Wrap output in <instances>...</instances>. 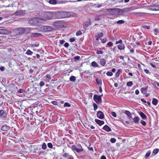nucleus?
<instances>
[{"label":"nucleus","instance_id":"32","mask_svg":"<svg viewBox=\"0 0 159 159\" xmlns=\"http://www.w3.org/2000/svg\"><path fill=\"white\" fill-rule=\"evenodd\" d=\"M91 65L93 67H98V65L94 61H93L91 63Z\"/></svg>","mask_w":159,"mask_h":159},{"label":"nucleus","instance_id":"23","mask_svg":"<svg viewBox=\"0 0 159 159\" xmlns=\"http://www.w3.org/2000/svg\"><path fill=\"white\" fill-rule=\"evenodd\" d=\"M100 63L102 66H104L106 63L105 60L103 58H102L100 59Z\"/></svg>","mask_w":159,"mask_h":159},{"label":"nucleus","instance_id":"20","mask_svg":"<svg viewBox=\"0 0 159 159\" xmlns=\"http://www.w3.org/2000/svg\"><path fill=\"white\" fill-rule=\"evenodd\" d=\"M151 9L153 11L159 10V5H154L151 6Z\"/></svg>","mask_w":159,"mask_h":159},{"label":"nucleus","instance_id":"26","mask_svg":"<svg viewBox=\"0 0 159 159\" xmlns=\"http://www.w3.org/2000/svg\"><path fill=\"white\" fill-rule=\"evenodd\" d=\"M48 2L50 4L54 5L56 4L57 3V0H49Z\"/></svg>","mask_w":159,"mask_h":159},{"label":"nucleus","instance_id":"39","mask_svg":"<svg viewBox=\"0 0 159 159\" xmlns=\"http://www.w3.org/2000/svg\"><path fill=\"white\" fill-rule=\"evenodd\" d=\"M150 154H151V152H150V151H148L147 152V153H146V154L145 155V157L146 158L150 156Z\"/></svg>","mask_w":159,"mask_h":159},{"label":"nucleus","instance_id":"48","mask_svg":"<svg viewBox=\"0 0 159 159\" xmlns=\"http://www.w3.org/2000/svg\"><path fill=\"white\" fill-rule=\"evenodd\" d=\"M120 69H118L117 72L116 73V77H119L120 75Z\"/></svg>","mask_w":159,"mask_h":159},{"label":"nucleus","instance_id":"12","mask_svg":"<svg viewBox=\"0 0 159 159\" xmlns=\"http://www.w3.org/2000/svg\"><path fill=\"white\" fill-rule=\"evenodd\" d=\"M10 127L6 125L2 126L1 128V129L3 131L7 132L10 129Z\"/></svg>","mask_w":159,"mask_h":159},{"label":"nucleus","instance_id":"59","mask_svg":"<svg viewBox=\"0 0 159 159\" xmlns=\"http://www.w3.org/2000/svg\"><path fill=\"white\" fill-rule=\"evenodd\" d=\"M98 36H99V37H101L103 36V33L101 32L99 34L98 33Z\"/></svg>","mask_w":159,"mask_h":159},{"label":"nucleus","instance_id":"38","mask_svg":"<svg viewBox=\"0 0 159 159\" xmlns=\"http://www.w3.org/2000/svg\"><path fill=\"white\" fill-rule=\"evenodd\" d=\"M96 81L98 84H102V81L101 80H99L98 78H96Z\"/></svg>","mask_w":159,"mask_h":159},{"label":"nucleus","instance_id":"55","mask_svg":"<svg viewBox=\"0 0 159 159\" xmlns=\"http://www.w3.org/2000/svg\"><path fill=\"white\" fill-rule=\"evenodd\" d=\"M96 52H97V53L98 54H102L103 53V51L101 50L97 51Z\"/></svg>","mask_w":159,"mask_h":159},{"label":"nucleus","instance_id":"19","mask_svg":"<svg viewBox=\"0 0 159 159\" xmlns=\"http://www.w3.org/2000/svg\"><path fill=\"white\" fill-rule=\"evenodd\" d=\"M102 129L107 132H110L111 131V128L107 125L103 126Z\"/></svg>","mask_w":159,"mask_h":159},{"label":"nucleus","instance_id":"24","mask_svg":"<svg viewBox=\"0 0 159 159\" xmlns=\"http://www.w3.org/2000/svg\"><path fill=\"white\" fill-rule=\"evenodd\" d=\"M134 122L136 124H138L139 123V118L138 117L136 116L133 119Z\"/></svg>","mask_w":159,"mask_h":159},{"label":"nucleus","instance_id":"2","mask_svg":"<svg viewBox=\"0 0 159 159\" xmlns=\"http://www.w3.org/2000/svg\"><path fill=\"white\" fill-rule=\"evenodd\" d=\"M70 15V12L65 11L58 12L57 13L56 16L58 18H64L69 17Z\"/></svg>","mask_w":159,"mask_h":159},{"label":"nucleus","instance_id":"6","mask_svg":"<svg viewBox=\"0 0 159 159\" xmlns=\"http://www.w3.org/2000/svg\"><path fill=\"white\" fill-rule=\"evenodd\" d=\"M25 14V11L20 10L16 11L14 15L18 16H23Z\"/></svg>","mask_w":159,"mask_h":159},{"label":"nucleus","instance_id":"8","mask_svg":"<svg viewBox=\"0 0 159 159\" xmlns=\"http://www.w3.org/2000/svg\"><path fill=\"white\" fill-rule=\"evenodd\" d=\"M38 22V18L35 17H33L30 19L28 21L29 23L32 25L36 24Z\"/></svg>","mask_w":159,"mask_h":159},{"label":"nucleus","instance_id":"64","mask_svg":"<svg viewBox=\"0 0 159 159\" xmlns=\"http://www.w3.org/2000/svg\"><path fill=\"white\" fill-rule=\"evenodd\" d=\"M144 72L146 73L147 74H148L149 73V70L146 69H145L144 70Z\"/></svg>","mask_w":159,"mask_h":159},{"label":"nucleus","instance_id":"15","mask_svg":"<svg viewBox=\"0 0 159 159\" xmlns=\"http://www.w3.org/2000/svg\"><path fill=\"white\" fill-rule=\"evenodd\" d=\"M95 121L99 126H101L103 125L104 123V122L103 121L101 120L97 119H95Z\"/></svg>","mask_w":159,"mask_h":159},{"label":"nucleus","instance_id":"17","mask_svg":"<svg viewBox=\"0 0 159 159\" xmlns=\"http://www.w3.org/2000/svg\"><path fill=\"white\" fill-rule=\"evenodd\" d=\"M90 25L91 21L90 20H89L88 21L85 22L84 23V28L85 30L87 28V27Z\"/></svg>","mask_w":159,"mask_h":159},{"label":"nucleus","instance_id":"9","mask_svg":"<svg viewBox=\"0 0 159 159\" xmlns=\"http://www.w3.org/2000/svg\"><path fill=\"white\" fill-rule=\"evenodd\" d=\"M7 114L6 111L3 110H0V117L3 119L6 118L7 117Z\"/></svg>","mask_w":159,"mask_h":159},{"label":"nucleus","instance_id":"30","mask_svg":"<svg viewBox=\"0 0 159 159\" xmlns=\"http://www.w3.org/2000/svg\"><path fill=\"white\" fill-rule=\"evenodd\" d=\"M40 28L42 31L46 32V26H41Z\"/></svg>","mask_w":159,"mask_h":159},{"label":"nucleus","instance_id":"45","mask_svg":"<svg viewBox=\"0 0 159 159\" xmlns=\"http://www.w3.org/2000/svg\"><path fill=\"white\" fill-rule=\"evenodd\" d=\"M48 146L50 148H52L53 147V145L51 143H48Z\"/></svg>","mask_w":159,"mask_h":159},{"label":"nucleus","instance_id":"52","mask_svg":"<svg viewBox=\"0 0 159 159\" xmlns=\"http://www.w3.org/2000/svg\"><path fill=\"white\" fill-rule=\"evenodd\" d=\"M111 114L112 115V116L114 117H116V114L114 112H113V111L111 112Z\"/></svg>","mask_w":159,"mask_h":159},{"label":"nucleus","instance_id":"7","mask_svg":"<svg viewBox=\"0 0 159 159\" xmlns=\"http://www.w3.org/2000/svg\"><path fill=\"white\" fill-rule=\"evenodd\" d=\"M93 99L97 103H100L102 102V98L100 96H99L97 94L94 95Z\"/></svg>","mask_w":159,"mask_h":159},{"label":"nucleus","instance_id":"13","mask_svg":"<svg viewBox=\"0 0 159 159\" xmlns=\"http://www.w3.org/2000/svg\"><path fill=\"white\" fill-rule=\"evenodd\" d=\"M10 32V31L6 29H0V34H7Z\"/></svg>","mask_w":159,"mask_h":159},{"label":"nucleus","instance_id":"25","mask_svg":"<svg viewBox=\"0 0 159 159\" xmlns=\"http://www.w3.org/2000/svg\"><path fill=\"white\" fill-rule=\"evenodd\" d=\"M53 28L50 26H46V32H49L52 30Z\"/></svg>","mask_w":159,"mask_h":159},{"label":"nucleus","instance_id":"42","mask_svg":"<svg viewBox=\"0 0 159 159\" xmlns=\"http://www.w3.org/2000/svg\"><path fill=\"white\" fill-rule=\"evenodd\" d=\"M159 152V149L158 148L155 149L153 151V153L155 154H157Z\"/></svg>","mask_w":159,"mask_h":159},{"label":"nucleus","instance_id":"61","mask_svg":"<svg viewBox=\"0 0 159 159\" xmlns=\"http://www.w3.org/2000/svg\"><path fill=\"white\" fill-rule=\"evenodd\" d=\"M107 41V39L105 38L102 39V42L103 43H105Z\"/></svg>","mask_w":159,"mask_h":159},{"label":"nucleus","instance_id":"54","mask_svg":"<svg viewBox=\"0 0 159 159\" xmlns=\"http://www.w3.org/2000/svg\"><path fill=\"white\" fill-rule=\"evenodd\" d=\"M44 85H45V84L43 81H41L39 85L40 86V87H42V86H44Z\"/></svg>","mask_w":159,"mask_h":159},{"label":"nucleus","instance_id":"63","mask_svg":"<svg viewBox=\"0 0 159 159\" xmlns=\"http://www.w3.org/2000/svg\"><path fill=\"white\" fill-rule=\"evenodd\" d=\"M75 39L74 38H71L70 39V41L71 42H73L75 41Z\"/></svg>","mask_w":159,"mask_h":159},{"label":"nucleus","instance_id":"56","mask_svg":"<svg viewBox=\"0 0 159 159\" xmlns=\"http://www.w3.org/2000/svg\"><path fill=\"white\" fill-rule=\"evenodd\" d=\"M107 45L111 47L113 45V43L111 42H109L107 43Z\"/></svg>","mask_w":159,"mask_h":159},{"label":"nucleus","instance_id":"47","mask_svg":"<svg viewBox=\"0 0 159 159\" xmlns=\"http://www.w3.org/2000/svg\"><path fill=\"white\" fill-rule=\"evenodd\" d=\"M82 34V32L81 31L79 30L76 33V34L77 36H79Z\"/></svg>","mask_w":159,"mask_h":159},{"label":"nucleus","instance_id":"31","mask_svg":"<svg viewBox=\"0 0 159 159\" xmlns=\"http://www.w3.org/2000/svg\"><path fill=\"white\" fill-rule=\"evenodd\" d=\"M153 84L156 88L159 90V83L157 81H155Z\"/></svg>","mask_w":159,"mask_h":159},{"label":"nucleus","instance_id":"49","mask_svg":"<svg viewBox=\"0 0 159 159\" xmlns=\"http://www.w3.org/2000/svg\"><path fill=\"white\" fill-rule=\"evenodd\" d=\"M148 87H147V88H142L141 89V91L142 93H143L144 91L147 90Z\"/></svg>","mask_w":159,"mask_h":159},{"label":"nucleus","instance_id":"44","mask_svg":"<svg viewBox=\"0 0 159 159\" xmlns=\"http://www.w3.org/2000/svg\"><path fill=\"white\" fill-rule=\"evenodd\" d=\"M106 75L107 76H111L112 75L113 73L111 72L107 71L106 73Z\"/></svg>","mask_w":159,"mask_h":159},{"label":"nucleus","instance_id":"22","mask_svg":"<svg viewBox=\"0 0 159 159\" xmlns=\"http://www.w3.org/2000/svg\"><path fill=\"white\" fill-rule=\"evenodd\" d=\"M158 102V100L156 98H152V103L153 105L156 106L157 105Z\"/></svg>","mask_w":159,"mask_h":159},{"label":"nucleus","instance_id":"50","mask_svg":"<svg viewBox=\"0 0 159 159\" xmlns=\"http://www.w3.org/2000/svg\"><path fill=\"white\" fill-rule=\"evenodd\" d=\"M140 123L143 126L146 125V122L143 120H142L141 121Z\"/></svg>","mask_w":159,"mask_h":159},{"label":"nucleus","instance_id":"46","mask_svg":"<svg viewBox=\"0 0 159 159\" xmlns=\"http://www.w3.org/2000/svg\"><path fill=\"white\" fill-rule=\"evenodd\" d=\"M116 139L114 138H111L110 139L111 142L112 143H114L116 142Z\"/></svg>","mask_w":159,"mask_h":159},{"label":"nucleus","instance_id":"35","mask_svg":"<svg viewBox=\"0 0 159 159\" xmlns=\"http://www.w3.org/2000/svg\"><path fill=\"white\" fill-rule=\"evenodd\" d=\"M70 80L73 82H75L76 80L75 77L74 76H71L70 78Z\"/></svg>","mask_w":159,"mask_h":159},{"label":"nucleus","instance_id":"57","mask_svg":"<svg viewBox=\"0 0 159 159\" xmlns=\"http://www.w3.org/2000/svg\"><path fill=\"white\" fill-rule=\"evenodd\" d=\"M52 103L54 105H57L58 104V103L57 101H52Z\"/></svg>","mask_w":159,"mask_h":159},{"label":"nucleus","instance_id":"34","mask_svg":"<svg viewBox=\"0 0 159 159\" xmlns=\"http://www.w3.org/2000/svg\"><path fill=\"white\" fill-rule=\"evenodd\" d=\"M39 45V44L38 43H33L30 44V46L33 48H34V47H38Z\"/></svg>","mask_w":159,"mask_h":159},{"label":"nucleus","instance_id":"16","mask_svg":"<svg viewBox=\"0 0 159 159\" xmlns=\"http://www.w3.org/2000/svg\"><path fill=\"white\" fill-rule=\"evenodd\" d=\"M42 36V34L40 33H32L31 35V36L32 37H40Z\"/></svg>","mask_w":159,"mask_h":159},{"label":"nucleus","instance_id":"18","mask_svg":"<svg viewBox=\"0 0 159 159\" xmlns=\"http://www.w3.org/2000/svg\"><path fill=\"white\" fill-rule=\"evenodd\" d=\"M139 115H140L141 118L143 120L147 119V117L142 112L140 111L139 112Z\"/></svg>","mask_w":159,"mask_h":159},{"label":"nucleus","instance_id":"40","mask_svg":"<svg viewBox=\"0 0 159 159\" xmlns=\"http://www.w3.org/2000/svg\"><path fill=\"white\" fill-rule=\"evenodd\" d=\"M93 108H94V111H96V110L98 108V106H97V105H96V103H93Z\"/></svg>","mask_w":159,"mask_h":159},{"label":"nucleus","instance_id":"41","mask_svg":"<svg viewBox=\"0 0 159 159\" xmlns=\"http://www.w3.org/2000/svg\"><path fill=\"white\" fill-rule=\"evenodd\" d=\"M64 107H70V105L68 103V102H66L64 105Z\"/></svg>","mask_w":159,"mask_h":159},{"label":"nucleus","instance_id":"33","mask_svg":"<svg viewBox=\"0 0 159 159\" xmlns=\"http://www.w3.org/2000/svg\"><path fill=\"white\" fill-rule=\"evenodd\" d=\"M33 53V52H32L30 50H27V51H26V52L25 53V54H26L29 55H32V54Z\"/></svg>","mask_w":159,"mask_h":159},{"label":"nucleus","instance_id":"43","mask_svg":"<svg viewBox=\"0 0 159 159\" xmlns=\"http://www.w3.org/2000/svg\"><path fill=\"white\" fill-rule=\"evenodd\" d=\"M42 148L43 149H45L47 148V145L45 143H43L42 145Z\"/></svg>","mask_w":159,"mask_h":159},{"label":"nucleus","instance_id":"28","mask_svg":"<svg viewBox=\"0 0 159 159\" xmlns=\"http://www.w3.org/2000/svg\"><path fill=\"white\" fill-rule=\"evenodd\" d=\"M118 48L120 50L124 49L125 48V46L124 44H121L117 45Z\"/></svg>","mask_w":159,"mask_h":159},{"label":"nucleus","instance_id":"1","mask_svg":"<svg viewBox=\"0 0 159 159\" xmlns=\"http://www.w3.org/2000/svg\"><path fill=\"white\" fill-rule=\"evenodd\" d=\"M14 31L17 34H23L28 33L30 32V29L29 28L24 27H20L14 29Z\"/></svg>","mask_w":159,"mask_h":159},{"label":"nucleus","instance_id":"62","mask_svg":"<svg viewBox=\"0 0 159 159\" xmlns=\"http://www.w3.org/2000/svg\"><path fill=\"white\" fill-rule=\"evenodd\" d=\"M122 43V41L121 40H120L118 41H116V44H117L118 43Z\"/></svg>","mask_w":159,"mask_h":159},{"label":"nucleus","instance_id":"58","mask_svg":"<svg viewBox=\"0 0 159 159\" xmlns=\"http://www.w3.org/2000/svg\"><path fill=\"white\" fill-rule=\"evenodd\" d=\"M143 27L146 29H149L150 28V27L149 26H147L146 25H145L143 26Z\"/></svg>","mask_w":159,"mask_h":159},{"label":"nucleus","instance_id":"3","mask_svg":"<svg viewBox=\"0 0 159 159\" xmlns=\"http://www.w3.org/2000/svg\"><path fill=\"white\" fill-rule=\"evenodd\" d=\"M53 13L50 11L44 12L43 15V18L44 20H51L53 18Z\"/></svg>","mask_w":159,"mask_h":159},{"label":"nucleus","instance_id":"29","mask_svg":"<svg viewBox=\"0 0 159 159\" xmlns=\"http://www.w3.org/2000/svg\"><path fill=\"white\" fill-rule=\"evenodd\" d=\"M124 113L129 117H131V114L129 111L126 110L125 111Z\"/></svg>","mask_w":159,"mask_h":159},{"label":"nucleus","instance_id":"5","mask_svg":"<svg viewBox=\"0 0 159 159\" xmlns=\"http://www.w3.org/2000/svg\"><path fill=\"white\" fill-rule=\"evenodd\" d=\"M137 8L135 6H133L128 8H125L123 9H120V13H121V15H122L124 12H127L132 11V10L136 9Z\"/></svg>","mask_w":159,"mask_h":159},{"label":"nucleus","instance_id":"14","mask_svg":"<svg viewBox=\"0 0 159 159\" xmlns=\"http://www.w3.org/2000/svg\"><path fill=\"white\" fill-rule=\"evenodd\" d=\"M5 4H8L6 6V7H9L12 5V0H6L4 1Z\"/></svg>","mask_w":159,"mask_h":159},{"label":"nucleus","instance_id":"10","mask_svg":"<svg viewBox=\"0 0 159 159\" xmlns=\"http://www.w3.org/2000/svg\"><path fill=\"white\" fill-rule=\"evenodd\" d=\"M97 116L98 118L101 119H103L104 117V114L101 111H99L97 112Z\"/></svg>","mask_w":159,"mask_h":159},{"label":"nucleus","instance_id":"21","mask_svg":"<svg viewBox=\"0 0 159 159\" xmlns=\"http://www.w3.org/2000/svg\"><path fill=\"white\" fill-rule=\"evenodd\" d=\"M61 22L60 21H58L54 22L53 23V25L57 27H59L61 26Z\"/></svg>","mask_w":159,"mask_h":159},{"label":"nucleus","instance_id":"37","mask_svg":"<svg viewBox=\"0 0 159 159\" xmlns=\"http://www.w3.org/2000/svg\"><path fill=\"white\" fill-rule=\"evenodd\" d=\"M133 85V83L132 81H129L127 82L126 85L129 87H131Z\"/></svg>","mask_w":159,"mask_h":159},{"label":"nucleus","instance_id":"36","mask_svg":"<svg viewBox=\"0 0 159 159\" xmlns=\"http://www.w3.org/2000/svg\"><path fill=\"white\" fill-rule=\"evenodd\" d=\"M124 21L122 20H120L116 21V23L118 24H124Z\"/></svg>","mask_w":159,"mask_h":159},{"label":"nucleus","instance_id":"51","mask_svg":"<svg viewBox=\"0 0 159 159\" xmlns=\"http://www.w3.org/2000/svg\"><path fill=\"white\" fill-rule=\"evenodd\" d=\"M24 90L23 89H20L18 91V93H22L23 92H24Z\"/></svg>","mask_w":159,"mask_h":159},{"label":"nucleus","instance_id":"53","mask_svg":"<svg viewBox=\"0 0 159 159\" xmlns=\"http://www.w3.org/2000/svg\"><path fill=\"white\" fill-rule=\"evenodd\" d=\"M95 20H100L99 16H96L95 17Z\"/></svg>","mask_w":159,"mask_h":159},{"label":"nucleus","instance_id":"60","mask_svg":"<svg viewBox=\"0 0 159 159\" xmlns=\"http://www.w3.org/2000/svg\"><path fill=\"white\" fill-rule=\"evenodd\" d=\"M65 42V41L64 40H61L60 41V43L61 44H63Z\"/></svg>","mask_w":159,"mask_h":159},{"label":"nucleus","instance_id":"27","mask_svg":"<svg viewBox=\"0 0 159 159\" xmlns=\"http://www.w3.org/2000/svg\"><path fill=\"white\" fill-rule=\"evenodd\" d=\"M144 13L142 12H133L130 13L132 15H136L138 16H142V14H144Z\"/></svg>","mask_w":159,"mask_h":159},{"label":"nucleus","instance_id":"11","mask_svg":"<svg viewBox=\"0 0 159 159\" xmlns=\"http://www.w3.org/2000/svg\"><path fill=\"white\" fill-rule=\"evenodd\" d=\"M71 149L73 150H75L77 152H80L83 151V148H78L75 145H73L71 147Z\"/></svg>","mask_w":159,"mask_h":159},{"label":"nucleus","instance_id":"4","mask_svg":"<svg viewBox=\"0 0 159 159\" xmlns=\"http://www.w3.org/2000/svg\"><path fill=\"white\" fill-rule=\"evenodd\" d=\"M108 12L112 15H117L118 13H120V9L118 8H109L107 9Z\"/></svg>","mask_w":159,"mask_h":159}]
</instances>
